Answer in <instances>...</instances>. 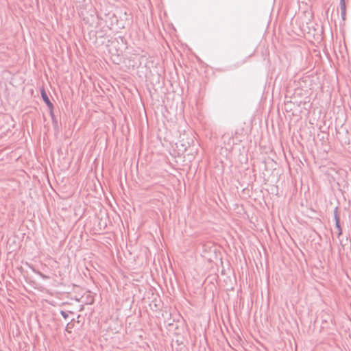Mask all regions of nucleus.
Instances as JSON below:
<instances>
[{
    "instance_id": "nucleus-1",
    "label": "nucleus",
    "mask_w": 351,
    "mask_h": 351,
    "mask_svg": "<svg viewBox=\"0 0 351 351\" xmlns=\"http://www.w3.org/2000/svg\"><path fill=\"white\" fill-rule=\"evenodd\" d=\"M41 96H42V98L43 99L44 101L45 102V104H47V106L51 109V110H53V106L52 104V103L50 101L47 93H45V90L44 89H42L41 90Z\"/></svg>"
},
{
    "instance_id": "nucleus-2",
    "label": "nucleus",
    "mask_w": 351,
    "mask_h": 351,
    "mask_svg": "<svg viewBox=\"0 0 351 351\" xmlns=\"http://www.w3.org/2000/svg\"><path fill=\"white\" fill-rule=\"evenodd\" d=\"M340 5H341V16L343 20L346 19V3L344 0L340 1Z\"/></svg>"
}]
</instances>
